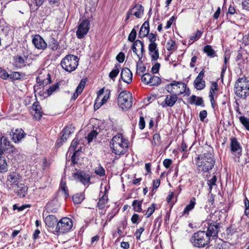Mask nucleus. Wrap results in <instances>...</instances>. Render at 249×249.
<instances>
[{"mask_svg": "<svg viewBox=\"0 0 249 249\" xmlns=\"http://www.w3.org/2000/svg\"><path fill=\"white\" fill-rule=\"evenodd\" d=\"M207 116V112L206 110H203L201 111L199 113V117L200 118V120L201 122H204V119L206 118Z\"/></svg>", "mask_w": 249, "mask_h": 249, "instance_id": "obj_64", "label": "nucleus"}, {"mask_svg": "<svg viewBox=\"0 0 249 249\" xmlns=\"http://www.w3.org/2000/svg\"><path fill=\"white\" fill-rule=\"evenodd\" d=\"M136 36L137 31L135 29L133 28L128 36V40L131 42H134Z\"/></svg>", "mask_w": 249, "mask_h": 249, "instance_id": "obj_44", "label": "nucleus"}, {"mask_svg": "<svg viewBox=\"0 0 249 249\" xmlns=\"http://www.w3.org/2000/svg\"><path fill=\"white\" fill-rule=\"evenodd\" d=\"M118 106L122 109H128L132 105V95L130 92L126 90L122 91L118 97Z\"/></svg>", "mask_w": 249, "mask_h": 249, "instance_id": "obj_7", "label": "nucleus"}, {"mask_svg": "<svg viewBox=\"0 0 249 249\" xmlns=\"http://www.w3.org/2000/svg\"><path fill=\"white\" fill-rule=\"evenodd\" d=\"M210 238L205 233V231H199L195 232L190 239L193 246L196 248H201L208 246L210 243Z\"/></svg>", "mask_w": 249, "mask_h": 249, "instance_id": "obj_4", "label": "nucleus"}, {"mask_svg": "<svg viewBox=\"0 0 249 249\" xmlns=\"http://www.w3.org/2000/svg\"><path fill=\"white\" fill-rule=\"evenodd\" d=\"M98 132L96 130H93L90 133H89L87 136V140L88 142H90L94 138H96Z\"/></svg>", "mask_w": 249, "mask_h": 249, "instance_id": "obj_45", "label": "nucleus"}, {"mask_svg": "<svg viewBox=\"0 0 249 249\" xmlns=\"http://www.w3.org/2000/svg\"><path fill=\"white\" fill-rule=\"evenodd\" d=\"M85 84L86 81L83 80L81 81L80 84L77 87L75 92L73 93L72 96L71 97V99L75 100L77 98L78 95L82 93L85 87Z\"/></svg>", "mask_w": 249, "mask_h": 249, "instance_id": "obj_28", "label": "nucleus"}, {"mask_svg": "<svg viewBox=\"0 0 249 249\" xmlns=\"http://www.w3.org/2000/svg\"><path fill=\"white\" fill-rule=\"evenodd\" d=\"M239 120L246 129L249 130V118H247L245 116H240Z\"/></svg>", "mask_w": 249, "mask_h": 249, "instance_id": "obj_41", "label": "nucleus"}, {"mask_svg": "<svg viewBox=\"0 0 249 249\" xmlns=\"http://www.w3.org/2000/svg\"><path fill=\"white\" fill-rule=\"evenodd\" d=\"M142 61H138L137 62L136 73L140 75L141 73H143L146 71V67L142 66Z\"/></svg>", "mask_w": 249, "mask_h": 249, "instance_id": "obj_38", "label": "nucleus"}, {"mask_svg": "<svg viewBox=\"0 0 249 249\" xmlns=\"http://www.w3.org/2000/svg\"><path fill=\"white\" fill-rule=\"evenodd\" d=\"M110 146L112 152L116 155L125 154L128 150V141L122 135L114 136L110 142Z\"/></svg>", "mask_w": 249, "mask_h": 249, "instance_id": "obj_2", "label": "nucleus"}, {"mask_svg": "<svg viewBox=\"0 0 249 249\" xmlns=\"http://www.w3.org/2000/svg\"><path fill=\"white\" fill-rule=\"evenodd\" d=\"M107 196L106 194H103L101 197L99 199L97 203V207L99 209H102L105 207V205L107 201Z\"/></svg>", "mask_w": 249, "mask_h": 249, "instance_id": "obj_35", "label": "nucleus"}, {"mask_svg": "<svg viewBox=\"0 0 249 249\" xmlns=\"http://www.w3.org/2000/svg\"><path fill=\"white\" fill-rule=\"evenodd\" d=\"M73 226L72 221L68 217L61 218L56 225V231L64 233L69 231Z\"/></svg>", "mask_w": 249, "mask_h": 249, "instance_id": "obj_9", "label": "nucleus"}, {"mask_svg": "<svg viewBox=\"0 0 249 249\" xmlns=\"http://www.w3.org/2000/svg\"><path fill=\"white\" fill-rule=\"evenodd\" d=\"M230 141V150L232 154L234 156V160L239 162V158L242 155V146L235 137L231 138Z\"/></svg>", "mask_w": 249, "mask_h": 249, "instance_id": "obj_10", "label": "nucleus"}, {"mask_svg": "<svg viewBox=\"0 0 249 249\" xmlns=\"http://www.w3.org/2000/svg\"><path fill=\"white\" fill-rule=\"evenodd\" d=\"M27 55L22 56L17 55L14 57V66L18 69L22 68L26 66V60L28 59Z\"/></svg>", "mask_w": 249, "mask_h": 249, "instance_id": "obj_17", "label": "nucleus"}, {"mask_svg": "<svg viewBox=\"0 0 249 249\" xmlns=\"http://www.w3.org/2000/svg\"><path fill=\"white\" fill-rule=\"evenodd\" d=\"M79 58L77 56L68 54L61 62V65L63 69L68 72L74 71L78 65Z\"/></svg>", "mask_w": 249, "mask_h": 249, "instance_id": "obj_6", "label": "nucleus"}, {"mask_svg": "<svg viewBox=\"0 0 249 249\" xmlns=\"http://www.w3.org/2000/svg\"><path fill=\"white\" fill-rule=\"evenodd\" d=\"M203 51L211 58H213L216 56L215 51L212 48V46L210 45L205 46L203 48Z\"/></svg>", "mask_w": 249, "mask_h": 249, "instance_id": "obj_30", "label": "nucleus"}, {"mask_svg": "<svg viewBox=\"0 0 249 249\" xmlns=\"http://www.w3.org/2000/svg\"><path fill=\"white\" fill-rule=\"evenodd\" d=\"M145 126V123L143 117L141 116L139 122V128L141 130L144 128Z\"/></svg>", "mask_w": 249, "mask_h": 249, "instance_id": "obj_62", "label": "nucleus"}, {"mask_svg": "<svg viewBox=\"0 0 249 249\" xmlns=\"http://www.w3.org/2000/svg\"><path fill=\"white\" fill-rule=\"evenodd\" d=\"M17 186V190L16 193L21 197H24L25 196L28 191V187L27 186L23 184H18Z\"/></svg>", "mask_w": 249, "mask_h": 249, "instance_id": "obj_27", "label": "nucleus"}, {"mask_svg": "<svg viewBox=\"0 0 249 249\" xmlns=\"http://www.w3.org/2000/svg\"><path fill=\"white\" fill-rule=\"evenodd\" d=\"M153 139L154 145H160L161 143V138L160 134H155L153 135Z\"/></svg>", "mask_w": 249, "mask_h": 249, "instance_id": "obj_48", "label": "nucleus"}, {"mask_svg": "<svg viewBox=\"0 0 249 249\" xmlns=\"http://www.w3.org/2000/svg\"><path fill=\"white\" fill-rule=\"evenodd\" d=\"M33 109L35 111L36 114L38 115V118L42 116L41 107L38 102H35L33 105Z\"/></svg>", "mask_w": 249, "mask_h": 249, "instance_id": "obj_39", "label": "nucleus"}, {"mask_svg": "<svg viewBox=\"0 0 249 249\" xmlns=\"http://www.w3.org/2000/svg\"><path fill=\"white\" fill-rule=\"evenodd\" d=\"M234 93L240 98L245 99L249 95V81L246 77L239 78L235 82Z\"/></svg>", "mask_w": 249, "mask_h": 249, "instance_id": "obj_3", "label": "nucleus"}, {"mask_svg": "<svg viewBox=\"0 0 249 249\" xmlns=\"http://www.w3.org/2000/svg\"><path fill=\"white\" fill-rule=\"evenodd\" d=\"M204 72V70L203 69L194 81V87L197 90H202L205 87V82L203 80Z\"/></svg>", "mask_w": 249, "mask_h": 249, "instance_id": "obj_16", "label": "nucleus"}, {"mask_svg": "<svg viewBox=\"0 0 249 249\" xmlns=\"http://www.w3.org/2000/svg\"><path fill=\"white\" fill-rule=\"evenodd\" d=\"M60 207V204L56 198H54L49 202L46 205L47 211L51 213H56Z\"/></svg>", "mask_w": 249, "mask_h": 249, "instance_id": "obj_19", "label": "nucleus"}, {"mask_svg": "<svg viewBox=\"0 0 249 249\" xmlns=\"http://www.w3.org/2000/svg\"><path fill=\"white\" fill-rule=\"evenodd\" d=\"M178 94L168 95L166 96L164 102L167 106L172 107L178 100Z\"/></svg>", "mask_w": 249, "mask_h": 249, "instance_id": "obj_24", "label": "nucleus"}, {"mask_svg": "<svg viewBox=\"0 0 249 249\" xmlns=\"http://www.w3.org/2000/svg\"><path fill=\"white\" fill-rule=\"evenodd\" d=\"M227 243L221 241L215 244L214 249H227Z\"/></svg>", "mask_w": 249, "mask_h": 249, "instance_id": "obj_52", "label": "nucleus"}, {"mask_svg": "<svg viewBox=\"0 0 249 249\" xmlns=\"http://www.w3.org/2000/svg\"><path fill=\"white\" fill-rule=\"evenodd\" d=\"M125 58V55L124 54L120 52L119 53L118 55L116 56V60L119 62V63H122L124 61Z\"/></svg>", "mask_w": 249, "mask_h": 249, "instance_id": "obj_61", "label": "nucleus"}, {"mask_svg": "<svg viewBox=\"0 0 249 249\" xmlns=\"http://www.w3.org/2000/svg\"><path fill=\"white\" fill-rule=\"evenodd\" d=\"M133 74L131 71L127 68L122 69L121 72V78L125 83L129 84L132 81Z\"/></svg>", "mask_w": 249, "mask_h": 249, "instance_id": "obj_18", "label": "nucleus"}, {"mask_svg": "<svg viewBox=\"0 0 249 249\" xmlns=\"http://www.w3.org/2000/svg\"><path fill=\"white\" fill-rule=\"evenodd\" d=\"M144 231V227H141L140 228L136 230L135 233V235L136 236V238L137 240H140L141 235Z\"/></svg>", "mask_w": 249, "mask_h": 249, "instance_id": "obj_56", "label": "nucleus"}, {"mask_svg": "<svg viewBox=\"0 0 249 249\" xmlns=\"http://www.w3.org/2000/svg\"><path fill=\"white\" fill-rule=\"evenodd\" d=\"M4 153H11L15 158L22 157L20 155L19 149L11 144L7 137L2 136L0 138V155H4Z\"/></svg>", "mask_w": 249, "mask_h": 249, "instance_id": "obj_5", "label": "nucleus"}, {"mask_svg": "<svg viewBox=\"0 0 249 249\" xmlns=\"http://www.w3.org/2000/svg\"><path fill=\"white\" fill-rule=\"evenodd\" d=\"M90 28V21L88 19H83L78 25L76 35L78 39L83 38L88 34Z\"/></svg>", "mask_w": 249, "mask_h": 249, "instance_id": "obj_11", "label": "nucleus"}, {"mask_svg": "<svg viewBox=\"0 0 249 249\" xmlns=\"http://www.w3.org/2000/svg\"><path fill=\"white\" fill-rule=\"evenodd\" d=\"M202 34V32L200 30H197L194 35L190 36V39L192 40H197L201 36Z\"/></svg>", "mask_w": 249, "mask_h": 249, "instance_id": "obj_53", "label": "nucleus"}, {"mask_svg": "<svg viewBox=\"0 0 249 249\" xmlns=\"http://www.w3.org/2000/svg\"><path fill=\"white\" fill-rule=\"evenodd\" d=\"M186 85L179 81H174L168 84L166 86V90L171 94H178V95L184 93L186 90Z\"/></svg>", "mask_w": 249, "mask_h": 249, "instance_id": "obj_8", "label": "nucleus"}, {"mask_svg": "<svg viewBox=\"0 0 249 249\" xmlns=\"http://www.w3.org/2000/svg\"><path fill=\"white\" fill-rule=\"evenodd\" d=\"M230 57L228 56V55H224V64H223L222 68V71L221 72V78L222 81H223L224 74L227 69V63L228 62Z\"/></svg>", "mask_w": 249, "mask_h": 249, "instance_id": "obj_43", "label": "nucleus"}, {"mask_svg": "<svg viewBox=\"0 0 249 249\" xmlns=\"http://www.w3.org/2000/svg\"><path fill=\"white\" fill-rule=\"evenodd\" d=\"M142 200H134L132 202V206H133V210L137 212H142Z\"/></svg>", "mask_w": 249, "mask_h": 249, "instance_id": "obj_34", "label": "nucleus"}, {"mask_svg": "<svg viewBox=\"0 0 249 249\" xmlns=\"http://www.w3.org/2000/svg\"><path fill=\"white\" fill-rule=\"evenodd\" d=\"M196 161L199 173L209 172L213 168L215 163L214 156L210 151L198 155L196 159Z\"/></svg>", "mask_w": 249, "mask_h": 249, "instance_id": "obj_1", "label": "nucleus"}, {"mask_svg": "<svg viewBox=\"0 0 249 249\" xmlns=\"http://www.w3.org/2000/svg\"><path fill=\"white\" fill-rule=\"evenodd\" d=\"M9 74L6 72V71L0 68V77L3 79H7L9 77Z\"/></svg>", "mask_w": 249, "mask_h": 249, "instance_id": "obj_54", "label": "nucleus"}, {"mask_svg": "<svg viewBox=\"0 0 249 249\" xmlns=\"http://www.w3.org/2000/svg\"><path fill=\"white\" fill-rule=\"evenodd\" d=\"M204 228V230L205 231V233L209 235V237H216L217 235L218 232L220 229L219 224L216 222L209 223L206 222Z\"/></svg>", "mask_w": 249, "mask_h": 249, "instance_id": "obj_12", "label": "nucleus"}, {"mask_svg": "<svg viewBox=\"0 0 249 249\" xmlns=\"http://www.w3.org/2000/svg\"><path fill=\"white\" fill-rule=\"evenodd\" d=\"M150 78V80L148 81L150 86H158L160 84L161 79L159 77L151 75Z\"/></svg>", "mask_w": 249, "mask_h": 249, "instance_id": "obj_37", "label": "nucleus"}, {"mask_svg": "<svg viewBox=\"0 0 249 249\" xmlns=\"http://www.w3.org/2000/svg\"><path fill=\"white\" fill-rule=\"evenodd\" d=\"M8 170L6 158L4 155H0V172L1 173L7 172Z\"/></svg>", "mask_w": 249, "mask_h": 249, "instance_id": "obj_29", "label": "nucleus"}, {"mask_svg": "<svg viewBox=\"0 0 249 249\" xmlns=\"http://www.w3.org/2000/svg\"><path fill=\"white\" fill-rule=\"evenodd\" d=\"M78 142L79 141L77 138H74L71 143L70 148L73 149V150H75L77 146L79 144Z\"/></svg>", "mask_w": 249, "mask_h": 249, "instance_id": "obj_63", "label": "nucleus"}, {"mask_svg": "<svg viewBox=\"0 0 249 249\" xmlns=\"http://www.w3.org/2000/svg\"><path fill=\"white\" fill-rule=\"evenodd\" d=\"M84 196L82 193H78L73 196L72 199L75 204H80L84 200Z\"/></svg>", "mask_w": 249, "mask_h": 249, "instance_id": "obj_40", "label": "nucleus"}, {"mask_svg": "<svg viewBox=\"0 0 249 249\" xmlns=\"http://www.w3.org/2000/svg\"><path fill=\"white\" fill-rule=\"evenodd\" d=\"M57 221L56 216L53 215H49L46 216L45 219L46 225L50 228L54 227L57 224Z\"/></svg>", "mask_w": 249, "mask_h": 249, "instance_id": "obj_25", "label": "nucleus"}, {"mask_svg": "<svg viewBox=\"0 0 249 249\" xmlns=\"http://www.w3.org/2000/svg\"><path fill=\"white\" fill-rule=\"evenodd\" d=\"M62 133H63L61 137V140L63 142H66L70 135L72 133L71 128L70 127H65Z\"/></svg>", "mask_w": 249, "mask_h": 249, "instance_id": "obj_32", "label": "nucleus"}, {"mask_svg": "<svg viewBox=\"0 0 249 249\" xmlns=\"http://www.w3.org/2000/svg\"><path fill=\"white\" fill-rule=\"evenodd\" d=\"M120 65L118 64H116L115 65V69L112 70L109 73V77L114 81L115 77L118 75L119 73V67Z\"/></svg>", "mask_w": 249, "mask_h": 249, "instance_id": "obj_36", "label": "nucleus"}, {"mask_svg": "<svg viewBox=\"0 0 249 249\" xmlns=\"http://www.w3.org/2000/svg\"><path fill=\"white\" fill-rule=\"evenodd\" d=\"M196 199L194 197L191 198L189 204L187 205L185 207L182 213L181 216L185 215L188 216L189 215V212L194 208L196 204Z\"/></svg>", "mask_w": 249, "mask_h": 249, "instance_id": "obj_22", "label": "nucleus"}, {"mask_svg": "<svg viewBox=\"0 0 249 249\" xmlns=\"http://www.w3.org/2000/svg\"><path fill=\"white\" fill-rule=\"evenodd\" d=\"M60 187L62 191H63L65 194V197H68L69 195L68 193V190L67 188L66 183L65 182L61 181L60 183Z\"/></svg>", "mask_w": 249, "mask_h": 249, "instance_id": "obj_49", "label": "nucleus"}, {"mask_svg": "<svg viewBox=\"0 0 249 249\" xmlns=\"http://www.w3.org/2000/svg\"><path fill=\"white\" fill-rule=\"evenodd\" d=\"M155 210V204H152L151 206L148 208L146 211L145 214L147 215V217H149L154 212Z\"/></svg>", "mask_w": 249, "mask_h": 249, "instance_id": "obj_51", "label": "nucleus"}, {"mask_svg": "<svg viewBox=\"0 0 249 249\" xmlns=\"http://www.w3.org/2000/svg\"><path fill=\"white\" fill-rule=\"evenodd\" d=\"M244 202L245 207V214L248 216L249 214V200L247 197L245 198Z\"/></svg>", "mask_w": 249, "mask_h": 249, "instance_id": "obj_60", "label": "nucleus"}, {"mask_svg": "<svg viewBox=\"0 0 249 249\" xmlns=\"http://www.w3.org/2000/svg\"><path fill=\"white\" fill-rule=\"evenodd\" d=\"M59 43L55 38L52 36H51L48 42V47L53 51L57 50L58 48Z\"/></svg>", "mask_w": 249, "mask_h": 249, "instance_id": "obj_31", "label": "nucleus"}, {"mask_svg": "<svg viewBox=\"0 0 249 249\" xmlns=\"http://www.w3.org/2000/svg\"><path fill=\"white\" fill-rule=\"evenodd\" d=\"M131 9H133V15L137 18H141L143 14L144 8L142 5L140 4L135 5Z\"/></svg>", "mask_w": 249, "mask_h": 249, "instance_id": "obj_26", "label": "nucleus"}, {"mask_svg": "<svg viewBox=\"0 0 249 249\" xmlns=\"http://www.w3.org/2000/svg\"><path fill=\"white\" fill-rule=\"evenodd\" d=\"M21 176L17 172L10 173L7 177L6 181V187L8 190L11 189L13 186H17L20 181Z\"/></svg>", "mask_w": 249, "mask_h": 249, "instance_id": "obj_13", "label": "nucleus"}, {"mask_svg": "<svg viewBox=\"0 0 249 249\" xmlns=\"http://www.w3.org/2000/svg\"><path fill=\"white\" fill-rule=\"evenodd\" d=\"M188 102L191 105L195 104L196 106L204 107V101L202 98L197 97L195 95H193L190 97Z\"/></svg>", "mask_w": 249, "mask_h": 249, "instance_id": "obj_23", "label": "nucleus"}, {"mask_svg": "<svg viewBox=\"0 0 249 249\" xmlns=\"http://www.w3.org/2000/svg\"><path fill=\"white\" fill-rule=\"evenodd\" d=\"M59 85L58 83H56L51 86L47 90V92L48 96L51 95L53 93L59 89Z\"/></svg>", "mask_w": 249, "mask_h": 249, "instance_id": "obj_42", "label": "nucleus"}, {"mask_svg": "<svg viewBox=\"0 0 249 249\" xmlns=\"http://www.w3.org/2000/svg\"><path fill=\"white\" fill-rule=\"evenodd\" d=\"M25 135L26 133L22 129H16L15 131L12 133V139L15 142H18L21 141Z\"/></svg>", "mask_w": 249, "mask_h": 249, "instance_id": "obj_21", "label": "nucleus"}, {"mask_svg": "<svg viewBox=\"0 0 249 249\" xmlns=\"http://www.w3.org/2000/svg\"><path fill=\"white\" fill-rule=\"evenodd\" d=\"M149 23L148 19L144 22L141 27L139 33V37L142 38L146 36L149 34Z\"/></svg>", "mask_w": 249, "mask_h": 249, "instance_id": "obj_20", "label": "nucleus"}, {"mask_svg": "<svg viewBox=\"0 0 249 249\" xmlns=\"http://www.w3.org/2000/svg\"><path fill=\"white\" fill-rule=\"evenodd\" d=\"M175 42L172 39H170L166 44V49L168 51L174 50L175 49Z\"/></svg>", "mask_w": 249, "mask_h": 249, "instance_id": "obj_47", "label": "nucleus"}, {"mask_svg": "<svg viewBox=\"0 0 249 249\" xmlns=\"http://www.w3.org/2000/svg\"><path fill=\"white\" fill-rule=\"evenodd\" d=\"M95 173L97 175H99L100 177H103L105 175L106 172L104 168L100 166L98 169L95 170Z\"/></svg>", "mask_w": 249, "mask_h": 249, "instance_id": "obj_57", "label": "nucleus"}, {"mask_svg": "<svg viewBox=\"0 0 249 249\" xmlns=\"http://www.w3.org/2000/svg\"><path fill=\"white\" fill-rule=\"evenodd\" d=\"M217 180V178L215 176L213 177V178L208 180V185L209 186L210 189L211 190L212 189V186L215 185V182Z\"/></svg>", "mask_w": 249, "mask_h": 249, "instance_id": "obj_55", "label": "nucleus"}, {"mask_svg": "<svg viewBox=\"0 0 249 249\" xmlns=\"http://www.w3.org/2000/svg\"><path fill=\"white\" fill-rule=\"evenodd\" d=\"M148 50L149 51V53L152 54L153 51L158 50L157 44L156 43H150L148 46Z\"/></svg>", "mask_w": 249, "mask_h": 249, "instance_id": "obj_58", "label": "nucleus"}, {"mask_svg": "<svg viewBox=\"0 0 249 249\" xmlns=\"http://www.w3.org/2000/svg\"><path fill=\"white\" fill-rule=\"evenodd\" d=\"M131 220L133 224H138L141 221V219L138 214L134 213L131 217Z\"/></svg>", "mask_w": 249, "mask_h": 249, "instance_id": "obj_50", "label": "nucleus"}, {"mask_svg": "<svg viewBox=\"0 0 249 249\" xmlns=\"http://www.w3.org/2000/svg\"><path fill=\"white\" fill-rule=\"evenodd\" d=\"M73 177L85 186L88 184L90 180V175L83 171H78L73 174Z\"/></svg>", "mask_w": 249, "mask_h": 249, "instance_id": "obj_14", "label": "nucleus"}, {"mask_svg": "<svg viewBox=\"0 0 249 249\" xmlns=\"http://www.w3.org/2000/svg\"><path fill=\"white\" fill-rule=\"evenodd\" d=\"M45 0H32L29 3L30 8L33 11L37 10L44 2Z\"/></svg>", "mask_w": 249, "mask_h": 249, "instance_id": "obj_33", "label": "nucleus"}, {"mask_svg": "<svg viewBox=\"0 0 249 249\" xmlns=\"http://www.w3.org/2000/svg\"><path fill=\"white\" fill-rule=\"evenodd\" d=\"M32 43L38 50H44L48 46L47 43L39 35L34 36L32 39Z\"/></svg>", "mask_w": 249, "mask_h": 249, "instance_id": "obj_15", "label": "nucleus"}, {"mask_svg": "<svg viewBox=\"0 0 249 249\" xmlns=\"http://www.w3.org/2000/svg\"><path fill=\"white\" fill-rule=\"evenodd\" d=\"M151 74L149 73H145L142 76V81L146 85H149V81L150 80Z\"/></svg>", "mask_w": 249, "mask_h": 249, "instance_id": "obj_46", "label": "nucleus"}, {"mask_svg": "<svg viewBox=\"0 0 249 249\" xmlns=\"http://www.w3.org/2000/svg\"><path fill=\"white\" fill-rule=\"evenodd\" d=\"M51 83V77L49 73L47 74V77L46 79L41 80V84L43 86L47 85Z\"/></svg>", "mask_w": 249, "mask_h": 249, "instance_id": "obj_59", "label": "nucleus"}]
</instances>
